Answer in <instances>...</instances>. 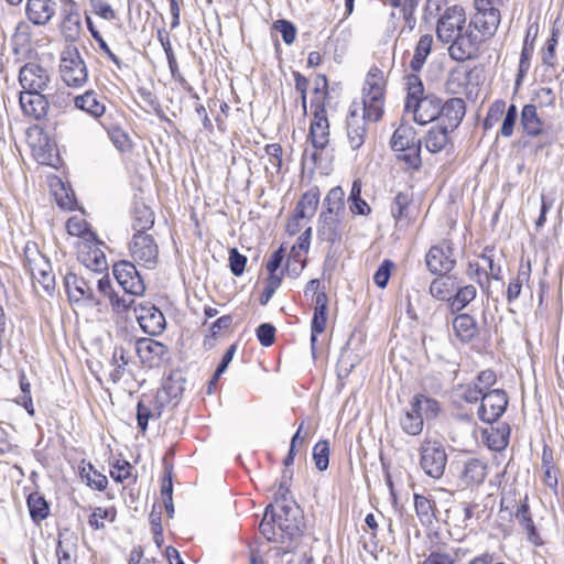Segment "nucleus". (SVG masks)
Instances as JSON below:
<instances>
[{"mask_svg":"<svg viewBox=\"0 0 564 564\" xmlns=\"http://www.w3.org/2000/svg\"><path fill=\"white\" fill-rule=\"evenodd\" d=\"M271 519L273 522H276L282 544L285 541L292 542L302 535L303 519L297 506L282 505L278 514L272 509Z\"/></svg>","mask_w":564,"mask_h":564,"instance_id":"39448f33","label":"nucleus"},{"mask_svg":"<svg viewBox=\"0 0 564 564\" xmlns=\"http://www.w3.org/2000/svg\"><path fill=\"white\" fill-rule=\"evenodd\" d=\"M511 429L509 424L503 423L499 427L487 429L482 432V436L487 446L492 451H502L509 444Z\"/></svg>","mask_w":564,"mask_h":564,"instance_id":"c9c22d12","label":"nucleus"},{"mask_svg":"<svg viewBox=\"0 0 564 564\" xmlns=\"http://www.w3.org/2000/svg\"><path fill=\"white\" fill-rule=\"evenodd\" d=\"M452 324L455 336L462 344H469L478 334L476 319L467 313L456 315Z\"/></svg>","mask_w":564,"mask_h":564,"instance_id":"cd10ccee","label":"nucleus"},{"mask_svg":"<svg viewBox=\"0 0 564 564\" xmlns=\"http://www.w3.org/2000/svg\"><path fill=\"white\" fill-rule=\"evenodd\" d=\"M273 28L281 33L285 44L290 45L295 41L296 28L292 22L281 19L273 23Z\"/></svg>","mask_w":564,"mask_h":564,"instance_id":"bf43d9fd","label":"nucleus"},{"mask_svg":"<svg viewBox=\"0 0 564 564\" xmlns=\"http://www.w3.org/2000/svg\"><path fill=\"white\" fill-rule=\"evenodd\" d=\"M370 122L366 116L359 112V105L352 104L346 119L347 135L350 141H364L370 128Z\"/></svg>","mask_w":564,"mask_h":564,"instance_id":"4be33fe9","label":"nucleus"},{"mask_svg":"<svg viewBox=\"0 0 564 564\" xmlns=\"http://www.w3.org/2000/svg\"><path fill=\"white\" fill-rule=\"evenodd\" d=\"M56 10V0H26L25 13L34 25H46Z\"/></svg>","mask_w":564,"mask_h":564,"instance_id":"aec40b11","label":"nucleus"},{"mask_svg":"<svg viewBox=\"0 0 564 564\" xmlns=\"http://www.w3.org/2000/svg\"><path fill=\"white\" fill-rule=\"evenodd\" d=\"M432 44L433 36L431 34H424L420 37L415 45L413 57L410 61L412 74H416L423 68L427 56L431 54Z\"/></svg>","mask_w":564,"mask_h":564,"instance_id":"58836bf2","label":"nucleus"},{"mask_svg":"<svg viewBox=\"0 0 564 564\" xmlns=\"http://www.w3.org/2000/svg\"><path fill=\"white\" fill-rule=\"evenodd\" d=\"M406 98L404 110L411 112L413 119L421 126L440 119L442 99L435 95H424V86L417 74L405 76Z\"/></svg>","mask_w":564,"mask_h":564,"instance_id":"f257e3e1","label":"nucleus"},{"mask_svg":"<svg viewBox=\"0 0 564 564\" xmlns=\"http://www.w3.org/2000/svg\"><path fill=\"white\" fill-rule=\"evenodd\" d=\"M415 513L423 525H431L436 517L435 501L427 496L414 494Z\"/></svg>","mask_w":564,"mask_h":564,"instance_id":"e433bc0d","label":"nucleus"},{"mask_svg":"<svg viewBox=\"0 0 564 564\" xmlns=\"http://www.w3.org/2000/svg\"><path fill=\"white\" fill-rule=\"evenodd\" d=\"M313 459L318 470L324 471L329 464V444L327 441H319L313 448Z\"/></svg>","mask_w":564,"mask_h":564,"instance_id":"4d7b16f0","label":"nucleus"},{"mask_svg":"<svg viewBox=\"0 0 564 564\" xmlns=\"http://www.w3.org/2000/svg\"><path fill=\"white\" fill-rule=\"evenodd\" d=\"M135 351L143 365L160 367L169 357V348L153 338H140L135 341Z\"/></svg>","mask_w":564,"mask_h":564,"instance_id":"2eb2a0df","label":"nucleus"},{"mask_svg":"<svg viewBox=\"0 0 564 564\" xmlns=\"http://www.w3.org/2000/svg\"><path fill=\"white\" fill-rule=\"evenodd\" d=\"M29 145L37 163L54 169H58L62 165L57 143H29Z\"/></svg>","mask_w":564,"mask_h":564,"instance_id":"bb28decb","label":"nucleus"},{"mask_svg":"<svg viewBox=\"0 0 564 564\" xmlns=\"http://www.w3.org/2000/svg\"><path fill=\"white\" fill-rule=\"evenodd\" d=\"M425 262L429 271L433 274L449 273L456 265L453 242L443 240L438 245L432 246L426 253Z\"/></svg>","mask_w":564,"mask_h":564,"instance_id":"9d476101","label":"nucleus"},{"mask_svg":"<svg viewBox=\"0 0 564 564\" xmlns=\"http://www.w3.org/2000/svg\"><path fill=\"white\" fill-rule=\"evenodd\" d=\"M479 259L481 261L482 267H485L484 270V278L486 283L489 284V280L494 279L496 281L501 280V267L500 264L496 263L495 256H494V249L492 248H485L484 252L479 256Z\"/></svg>","mask_w":564,"mask_h":564,"instance_id":"a18cd8bd","label":"nucleus"},{"mask_svg":"<svg viewBox=\"0 0 564 564\" xmlns=\"http://www.w3.org/2000/svg\"><path fill=\"white\" fill-rule=\"evenodd\" d=\"M61 32L67 42H76L82 33V18L76 3L70 1L68 8L63 10Z\"/></svg>","mask_w":564,"mask_h":564,"instance_id":"5701e85b","label":"nucleus"},{"mask_svg":"<svg viewBox=\"0 0 564 564\" xmlns=\"http://www.w3.org/2000/svg\"><path fill=\"white\" fill-rule=\"evenodd\" d=\"M94 280L95 278L89 276L86 272L80 274L67 272L64 275V285L68 300L74 303L87 301L95 305L99 304L93 289Z\"/></svg>","mask_w":564,"mask_h":564,"instance_id":"1a4fd4ad","label":"nucleus"},{"mask_svg":"<svg viewBox=\"0 0 564 564\" xmlns=\"http://www.w3.org/2000/svg\"><path fill=\"white\" fill-rule=\"evenodd\" d=\"M52 193L55 196L57 205L63 209L72 210L74 207V194L67 189L61 178L55 177L51 182Z\"/></svg>","mask_w":564,"mask_h":564,"instance_id":"49530a36","label":"nucleus"},{"mask_svg":"<svg viewBox=\"0 0 564 564\" xmlns=\"http://www.w3.org/2000/svg\"><path fill=\"white\" fill-rule=\"evenodd\" d=\"M164 394H155L153 397L143 395L137 404V423L138 429L144 434L151 419H160L164 406L162 401Z\"/></svg>","mask_w":564,"mask_h":564,"instance_id":"f3484780","label":"nucleus"},{"mask_svg":"<svg viewBox=\"0 0 564 564\" xmlns=\"http://www.w3.org/2000/svg\"><path fill=\"white\" fill-rule=\"evenodd\" d=\"M321 192L317 186L308 188L296 204L295 213L297 218L311 219L318 207Z\"/></svg>","mask_w":564,"mask_h":564,"instance_id":"2f4dec72","label":"nucleus"},{"mask_svg":"<svg viewBox=\"0 0 564 564\" xmlns=\"http://www.w3.org/2000/svg\"><path fill=\"white\" fill-rule=\"evenodd\" d=\"M456 393L462 400L466 401L467 403H476L478 401H481L485 392L480 390L477 383L470 382L466 384H459L456 388Z\"/></svg>","mask_w":564,"mask_h":564,"instance_id":"6e6d98bb","label":"nucleus"},{"mask_svg":"<svg viewBox=\"0 0 564 564\" xmlns=\"http://www.w3.org/2000/svg\"><path fill=\"white\" fill-rule=\"evenodd\" d=\"M457 283V279L448 273L440 275L431 282L430 294L438 301L449 302Z\"/></svg>","mask_w":564,"mask_h":564,"instance_id":"72a5a7b5","label":"nucleus"},{"mask_svg":"<svg viewBox=\"0 0 564 564\" xmlns=\"http://www.w3.org/2000/svg\"><path fill=\"white\" fill-rule=\"evenodd\" d=\"M345 216L318 215L317 237L319 240L335 245L341 241L345 234Z\"/></svg>","mask_w":564,"mask_h":564,"instance_id":"6ab92c4d","label":"nucleus"},{"mask_svg":"<svg viewBox=\"0 0 564 564\" xmlns=\"http://www.w3.org/2000/svg\"><path fill=\"white\" fill-rule=\"evenodd\" d=\"M345 192L341 186H335L328 191L323 199L319 215L345 216Z\"/></svg>","mask_w":564,"mask_h":564,"instance_id":"c756f323","label":"nucleus"},{"mask_svg":"<svg viewBox=\"0 0 564 564\" xmlns=\"http://www.w3.org/2000/svg\"><path fill=\"white\" fill-rule=\"evenodd\" d=\"M275 327L269 323H262L256 329L259 343L264 347H270L275 340Z\"/></svg>","mask_w":564,"mask_h":564,"instance_id":"052dcab7","label":"nucleus"},{"mask_svg":"<svg viewBox=\"0 0 564 564\" xmlns=\"http://www.w3.org/2000/svg\"><path fill=\"white\" fill-rule=\"evenodd\" d=\"M487 464L479 458H468L463 464L460 480L465 486H478L484 482L487 476Z\"/></svg>","mask_w":564,"mask_h":564,"instance_id":"a878e982","label":"nucleus"},{"mask_svg":"<svg viewBox=\"0 0 564 564\" xmlns=\"http://www.w3.org/2000/svg\"><path fill=\"white\" fill-rule=\"evenodd\" d=\"M272 506L269 505L265 508L264 517L259 525L260 533L270 542H281L280 532L276 527V522L272 519Z\"/></svg>","mask_w":564,"mask_h":564,"instance_id":"09e8293b","label":"nucleus"},{"mask_svg":"<svg viewBox=\"0 0 564 564\" xmlns=\"http://www.w3.org/2000/svg\"><path fill=\"white\" fill-rule=\"evenodd\" d=\"M329 134V124L326 116V110L321 109L319 112L314 113L313 121L310 128L308 138L311 141H317L318 139H325Z\"/></svg>","mask_w":564,"mask_h":564,"instance_id":"de8ad7c7","label":"nucleus"},{"mask_svg":"<svg viewBox=\"0 0 564 564\" xmlns=\"http://www.w3.org/2000/svg\"><path fill=\"white\" fill-rule=\"evenodd\" d=\"M449 43V57L456 62H465L478 57L482 39L479 37L470 25H467Z\"/></svg>","mask_w":564,"mask_h":564,"instance_id":"6e6552de","label":"nucleus"},{"mask_svg":"<svg viewBox=\"0 0 564 564\" xmlns=\"http://www.w3.org/2000/svg\"><path fill=\"white\" fill-rule=\"evenodd\" d=\"M154 225V213L144 203H134L132 209V228L134 234L145 232Z\"/></svg>","mask_w":564,"mask_h":564,"instance_id":"f704fd0d","label":"nucleus"},{"mask_svg":"<svg viewBox=\"0 0 564 564\" xmlns=\"http://www.w3.org/2000/svg\"><path fill=\"white\" fill-rule=\"evenodd\" d=\"M455 558L444 551H432L421 564H454Z\"/></svg>","mask_w":564,"mask_h":564,"instance_id":"774afa93","label":"nucleus"},{"mask_svg":"<svg viewBox=\"0 0 564 564\" xmlns=\"http://www.w3.org/2000/svg\"><path fill=\"white\" fill-rule=\"evenodd\" d=\"M75 107L86 111L93 117H100L105 113V105L99 101L94 90H87L85 94L74 98Z\"/></svg>","mask_w":564,"mask_h":564,"instance_id":"ea45409f","label":"nucleus"},{"mask_svg":"<svg viewBox=\"0 0 564 564\" xmlns=\"http://www.w3.org/2000/svg\"><path fill=\"white\" fill-rule=\"evenodd\" d=\"M51 102L50 95L43 91H21L19 97L23 113L36 120L46 116Z\"/></svg>","mask_w":564,"mask_h":564,"instance_id":"a211bd4d","label":"nucleus"},{"mask_svg":"<svg viewBox=\"0 0 564 564\" xmlns=\"http://www.w3.org/2000/svg\"><path fill=\"white\" fill-rule=\"evenodd\" d=\"M362 91V98L375 101L384 100V79L381 70L378 68L369 70Z\"/></svg>","mask_w":564,"mask_h":564,"instance_id":"473e14b6","label":"nucleus"},{"mask_svg":"<svg viewBox=\"0 0 564 564\" xmlns=\"http://www.w3.org/2000/svg\"><path fill=\"white\" fill-rule=\"evenodd\" d=\"M137 321L142 330L149 335H160L165 329V317L163 313L153 304L139 303L133 306Z\"/></svg>","mask_w":564,"mask_h":564,"instance_id":"4468645a","label":"nucleus"},{"mask_svg":"<svg viewBox=\"0 0 564 564\" xmlns=\"http://www.w3.org/2000/svg\"><path fill=\"white\" fill-rule=\"evenodd\" d=\"M327 322V308H314V315L311 323V345L315 348L317 335L325 330Z\"/></svg>","mask_w":564,"mask_h":564,"instance_id":"603ef678","label":"nucleus"},{"mask_svg":"<svg viewBox=\"0 0 564 564\" xmlns=\"http://www.w3.org/2000/svg\"><path fill=\"white\" fill-rule=\"evenodd\" d=\"M183 392V387L176 382H174L171 378H169L162 386L160 390H158L156 394H164V400L162 401V405L165 406L166 403L172 400H176Z\"/></svg>","mask_w":564,"mask_h":564,"instance_id":"13d9d810","label":"nucleus"},{"mask_svg":"<svg viewBox=\"0 0 564 564\" xmlns=\"http://www.w3.org/2000/svg\"><path fill=\"white\" fill-rule=\"evenodd\" d=\"M441 108L440 122L431 128L426 141H436L438 135L443 141H448V134L459 126L466 112L465 101L458 97L441 102Z\"/></svg>","mask_w":564,"mask_h":564,"instance_id":"7ed1b4c3","label":"nucleus"},{"mask_svg":"<svg viewBox=\"0 0 564 564\" xmlns=\"http://www.w3.org/2000/svg\"><path fill=\"white\" fill-rule=\"evenodd\" d=\"M538 33L539 25L530 24L527 30V34L520 54L519 67L514 83L517 88L521 86L523 78L525 77L527 73L530 69V59L534 52V41L538 36Z\"/></svg>","mask_w":564,"mask_h":564,"instance_id":"412c9836","label":"nucleus"},{"mask_svg":"<svg viewBox=\"0 0 564 564\" xmlns=\"http://www.w3.org/2000/svg\"><path fill=\"white\" fill-rule=\"evenodd\" d=\"M116 519V510L113 508L97 507L94 509L89 517L88 523L95 530H101L105 524L101 520H109L110 522Z\"/></svg>","mask_w":564,"mask_h":564,"instance_id":"5fc2aeb1","label":"nucleus"},{"mask_svg":"<svg viewBox=\"0 0 564 564\" xmlns=\"http://www.w3.org/2000/svg\"><path fill=\"white\" fill-rule=\"evenodd\" d=\"M82 261L85 264V272L91 278H97L108 269L106 256L98 248L89 250L83 256Z\"/></svg>","mask_w":564,"mask_h":564,"instance_id":"4c0bfd02","label":"nucleus"},{"mask_svg":"<svg viewBox=\"0 0 564 564\" xmlns=\"http://www.w3.org/2000/svg\"><path fill=\"white\" fill-rule=\"evenodd\" d=\"M108 300L112 311L118 314L124 313L137 305L133 299H127L124 295L120 296L117 292L111 293Z\"/></svg>","mask_w":564,"mask_h":564,"instance_id":"0e129e2a","label":"nucleus"},{"mask_svg":"<svg viewBox=\"0 0 564 564\" xmlns=\"http://www.w3.org/2000/svg\"><path fill=\"white\" fill-rule=\"evenodd\" d=\"M112 273L118 284L130 295H142L145 291L144 281L131 261L121 260L113 264Z\"/></svg>","mask_w":564,"mask_h":564,"instance_id":"ddd939ff","label":"nucleus"},{"mask_svg":"<svg viewBox=\"0 0 564 564\" xmlns=\"http://www.w3.org/2000/svg\"><path fill=\"white\" fill-rule=\"evenodd\" d=\"M500 23V12L499 11H488V12H476L473 17L470 23L471 29L477 30L484 36H492Z\"/></svg>","mask_w":564,"mask_h":564,"instance_id":"c85d7f7f","label":"nucleus"},{"mask_svg":"<svg viewBox=\"0 0 564 564\" xmlns=\"http://www.w3.org/2000/svg\"><path fill=\"white\" fill-rule=\"evenodd\" d=\"M50 74L37 63L24 64L19 72V83L23 91H44L50 84Z\"/></svg>","mask_w":564,"mask_h":564,"instance_id":"dca6fc26","label":"nucleus"},{"mask_svg":"<svg viewBox=\"0 0 564 564\" xmlns=\"http://www.w3.org/2000/svg\"><path fill=\"white\" fill-rule=\"evenodd\" d=\"M509 403L508 394L502 389H494L484 393L477 412L479 420L487 424L497 422L506 412Z\"/></svg>","mask_w":564,"mask_h":564,"instance_id":"9b49d317","label":"nucleus"},{"mask_svg":"<svg viewBox=\"0 0 564 564\" xmlns=\"http://www.w3.org/2000/svg\"><path fill=\"white\" fill-rule=\"evenodd\" d=\"M383 104L384 100H369L367 98H362V106H359V112L368 118L370 122H377L381 119L383 115Z\"/></svg>","mask_w":564,"mask_h":564,"instance_id":"864d4df0","label":"nucleus"},{"mask_svg":"<svg viewBox=\"0 0 564 564\" xmlns=\"http://www.w3.org/2000/svg\"><path fill=\"white\" fill-rule=\"evenodd\" d=\"M26 502L30 517L34 522H41L47 518L50 507L45 498L40 492L30 494Z\"/></svg>","mask_w":564,"mask_h":564,"instance_id":"c03bdc74","label":"nucleus"},{"mask_svg":"<svg viewBox=\"0 0 564 564\" xmlns=\"http://www.w3.org/2000/svg\"><path fill=\"white\" fill-rule=\"evenodd\" d=\"M247 257L241 254L237 248L229 250V268L235 276H240L246 268Z\"/></svg>","mask_w":564,"mask_h":564,"instance_id":"680f3d73","label":"nucleus"},{"mask_svg":"<svg viewBox=\"0 0 564 564\" xmlns=\"http://www.w3.org/2000/svg\"><path fill=\"white\" fill-rule=\"evenodd\" d=\"M521 127L530 137H536L541 133L543 122L538 117L535 105H525L521 111Z\"/></svg>","mask_w":564,"mask_h":564,"instance_id":"a19ab883","label":"nucleus"},{"mask_svg":"<svg viewBox=\"0 0 564 564\" xmlns=\"http://www.w3.org/2000/svg\"><path fill=\"white\" fill-rule=\"evenodd\" d=\"M59 73L68 87H82L88 79L86 63L75 46L66 47L61 54Z\"/></svg>","mask_w":564,"mask_h":564,"instance_id":"20e7f679","label":"nucleus"},{"mask_svg":"<svg viewBox=\"0 0 564 564\" xmlns=\"http://www.w3.org/2000/svg\"><path fill=\"white\" fill-rule=\"evenodd\" d=\"M89 4L94 13L104 20L112 21L117 18L116 11L104 0H89Z\"/></svg>","mask_w":564,"mask_h":564,"instance_id":"338daca9","label":"nucleus"},{"mask_svg":"<svg viewBox=\"0 0 564 564\" xmlns=\"http://www.w3.org/2000/svg\"><path fill=\"white\" fill-rule=\"evenodd\" d=\"M393 265V262L389 259H386L381 262L373 275V282L378 288L384 289L387 286Z\"/></svg>","mask_w":564,"mask_h":564,"instance_id":"e2e57ef3","label":"nucleus"},{"mask_svg":"<svg viewBox=\"0 0 564 564\" xmlns=\"http://www.w3.org/2000/svg\"><path fill=\"white\" fill-rule=\"evenodd\" d=\"M518 118V110L516 105H510L507 109L506 116L503 118L500 133L505 138H509L512 135L514 124Z\"/></svg>","mask_w":564,"mask_h":564,"instance_id":"69168bd1","label":"nucleus"},{"mask_svg":"<svg viewBox=\"0 0 564 564\" xmlns=\"http://www.w3.org/2000/svg\"><path fill=\"white\" fill-rule=\"evenodd\" d=\"M440 411V404L436 400L422 393H417L410 402V406L404 410L400 417V425L408 435L416 436L421 434L424 420L433 419Z\"/></svg>","mask_w":564,"mask_h":564,"instance_id":"f03ea898","label":"nucleus"},{"mask_svg":"<svg viewBox=\"0 0 564 564\" xmlns=\"http://www.w3.org/2000/svg\"><path fill=\"white\" fill-rule=\"evenodd\" d=\"M80 476L83 479L87 481V485L98 491H102L107 488L108 479L105 475L94 469L91 464H88V470L86 467H83L80 470Z\"/></svg>","mask_w":564,"mask_h":564,"instance_id":"3c124183","label":"nucleus"},{"mask_svg":"<svg viewBox=\"0 0 564 564\" xmlns=\"http://www.w3.org/2000/svg\"><path fill=\"white\" fill-rule=\"evenodd\" d=\"M465 23L466 17L462 7L447 8L437 21L436 34L438 40L443 43H449L467 26Z\"/></svg>","mask_w":564,"mask_h":564,"instance_id":"f8f14e48","label":"nucleus"},{"mask_svg":"<svg viewBox=\"0 0 564 564\" xmlns=\"http://www.w3.org/2000/svg\"><path fill=\"white\" fill-rule=\"evenodd\" d=\"M32 251L35 256L39 257V260L44 262L46 267H50L48 262L45 261L43 257H41L39 250L36 249V246L33 245L31 248L29 245L25 247V259H26V267L31 273V275L39 281V283L47 291L54 290L55 286V279L51 271H47L44 268H40L32 264V260L29 257V252Z\"/></svg>","mask_w":564,"mask_h":564,"instance_id":"393cba45","label":"nucleus"},{"mask_svg":"<svg viewBox=\"0 0 564 564\" xmlns=\"http://www.w3.org/2000/svg\"><path fill=\"white\" fill-rule=\"evenodd\" d=\"M514 518L519 522V525L522 528V530L525 532L529 542L534 545L542 544L541 536L531 516L528 495L524 496V498L520 501V505L517 507Z\"/></svg>","mask_w":564,"mask_h":564,"instance_id":"b1692460","label":"nucleus"},{"mask_svg":"<svg viewBox=\"0 0 564 564\" xmlns=\"http://www.w3.org/2000/svg\"><path fill=\"white\" fill-rule=\"evenodd\" d=\"M362 183L360 178L352 182L351 189L348 196L349 209L354 215L368 216L371 214V207L361 197Z\"/></svg>","mask_w":564,"mask_h":564,"instance_id":"79ce46f5","label":"nucleus"},{"mask_svg":"<svg viewBox=\"0 0 564 564\" xmlns=\"http://www.w3.org/2000/svg\"><path fill=\"white\" fill-rule=\"evenodd\" d=\"M327 144L328 143H311V147L304 148L302 153V163L304 165L311 163L313 169L321 165Z\"/></svg>","mask_w":564,"mask_h":564,"instance_id":"8fccbe9b","label":"nucleus"},{"mask_svg":"<svg viewBox=\"0 0 564 564\" xmlns=\"http://www.w3.org/2000/svg\"><path fill=\"white\" fill-rule=\"evenodd\" d=\"M422 143H391L392 150L397 153V159L403 161L409 167L420 169Z\"/></svg>","mask_w":564,"mask_h":564,"instance_id":"7c9ffc66","label":"nucleus"},{"mask_svg":"<svg viewBox=\"0 0 564 564\" xmlns=\"http://www.w3.org/2000/svg\"><path fill=\"white\" fill-rule=\"evenodd\" d=\"M455 291V294H453L448 302L453 313L463 311L477 295V290L471 284L462 286L457 283Z\"/></svg>","mask_w":564,"mask_h":564,"instance_id":"37998d69","label":"nucleus"},{"mask_svg":"<svg viewBox=\"0 0 564 564\" xmlns=\"http://www.w3.org/2000/svg\"><path fill=\"white\" fill-rule=\"evenodd\" d=\"M447 455L445 447L435 441H424L420 447V466L424 473L440 479L445 471Z\"/></svg>","mask_w":564,"mask_h":564,"instance_id":"423d86ee","label":"nucleus"},{"mask_svg":"<svg viewBox=\"0 0 564 564\" xmlns=\"http://www.w3.org/2000/svg\"><path fill=\"white\" fill-rule=\"evenodd\" d=\"M129 250L132 259L140 265L153 270L159 264V246L152 235L134 234Z\"/></svg>","mask_w":564,"mask_h":564,"instance_id":"0eeeda50","label":"nucleus"}]
</instances>
